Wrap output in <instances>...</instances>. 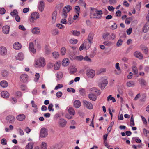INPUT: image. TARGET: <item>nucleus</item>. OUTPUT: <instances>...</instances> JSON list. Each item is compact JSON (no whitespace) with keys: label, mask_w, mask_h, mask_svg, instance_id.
Instances as JSON below:
<instances>
[{"label":"nucleus","mask_w":149,"mask_h":149,"mask_svg":"<svg viewBox=\"0 0 149 149\" xmlns=\"http://www.w3.org/2000/svg\"><path fill=\"white\" fill-rule=\"evenodd\" d=\"M45 65V60L44 58L41 57L38 59L36 60V63L35 64V67L38 68L41 67H44Z\"/></svg>","instance_id":"1"},{"label":"nucleus","mask_w":149,"mask_h":149,"mask_svg":"<svg viewBox=\"0 0 149 149\" xmlns=\"http://www.w3.org/2000/svg\"><path fill=\"white\" fill-rule=\"evenodd\" d=\"M98 86L102 89H104L107 86L108 81L104 77H102L98 81Z\"/></svg>","instance_id":"2"},{"label":"nucleus","mask_w":149,"mask_h":149,"mask_svg":"<svg viewBox=\"0 0 149 149\" xmlns=\"http://www.w3.org/2000/svg\"><path fill=\"white\" fill-rule=\"evenodd\" d=\"M103 14L101 10H96L95 12H91L90 13V16L93 17V18L100 19Z\"/></svg>","instance_id":"3"},{"label":"nucleus","mask_w":149,"mask_h":149,"mask_svg":"<svg viewBox=\"0 0 149 149\" xmlns=\"http://www.w3.org/2000/svg\"><path fill=\"white\" fill-rule=\"evenodd\" d=\"M72 10L71 7L69 5L65 6L63 9L62 13L61 14V16L63 17H67V13L69 12Z\"/></svg>","instance_id":"4"},{"label":"nucleus","mask_w":149,"mask_h":149,"mask_svg":"<svg viewBox=\"0 0 149 149\" xmlns=\"http://www.w3.org/2000/svg\"><path fill=\"white\" fill-rule=\"evenodd\" d=\"M48 130L47 129L45 128H42L40 133V136L42 138L46 137L47 136Z\"/></svg>","instance_id":"5"},{"label":"nucleus","mask_w":149,"mask_h":149,"mask_svg":"<svg viewBox=\"0 0 149 149\" xmlns=\"http://www.w3.org/2000/svg\"><path fill=\"white\" fill-rule=\"evenodd\" d=\"M95 71L92 69L88 68L86 71L87 76L90 78H93L95 75Z\"/></svg>","instance_id":"6"},{"label":"nucleus","mask_w":149,"mask_h":149,"mask_svg":"<svg viewBox=\"0 0 149 149\" xmlns=\"http://www.w3.org/2000/svg\"><path fill=\"white\" fill-rule=\"evenodd\" d=\"M39 14L37 12H33L31 14L29 20L30 22H33L34 20L39 18Z\"/></svg>","instance_id":"7"},{"label":"nucleus","mask_w":149,"mask_h":149,"mask_svg":"<svg viewBox=\"0 0 149 149\" xmlns=\"http://www.w3.org/2000/svg\"><path fill=\"white\" fill-rule=\"evenodd\" d=\"M67 122L63 118H61L60 119L58 122L59 126L61 127H65L67 123Z\"/></svg>","instance_id":"8"},{"label":"nucleus","mask_w":149,"mask_h":149,"mask_svg":"<svg viewBox=\"0 0 149 149\" xmlns=\"http://www.w3.org/2000/svg\"><path fill=\"white\" fill-rule=\"evenodd\" d=\"M28 76L25 74H22L20 76V81L23 83L27 82L28 79Z\"/></svg>","instance_id":"9"},{"label":"nucleus","mask_w":149,"mask_h":149,"mask_svg":"<svg viewBox=\"0 0 149 149\" xmlns=\"http://www.w3.org/2000/svg\"><path fill=\"white\" fill-rule=\"evenodd\" d=\"M6 120L9 123H13L15 120V118L13 116L10 115L6 117Z\"/></svg>","instance_id":"10"},{"label":"nucleus","mask_w":149,"mask_h":149,"mask_svg":"<svg viewBox=\"0 0 149 149\" xmlns=\"http://www.w3.org/2000/svg\"><path fill=\"white\" fill-rule=\"evenodd\" d=\"M84 105L87 108L90 109H92L93 108V106L92 104L86 100L83 101Z\"/></svg>","instance_id":"11"},{"label":"nucleus","mask_w":149,"mask_h":149,"mask_svg":"<svg viewBox=\"0 0 149 149\" xmlns=\"http://www.w3.org/2000/svg\"><path fill=\"white\" fill-rule=\"evenodd\" d=\"M7 53V50L6 47L3 46L0 47V54L2 56L5 55Z\"/></svg>","instance_id":"12"},{"label":"nucleus","mask_w":149,"mask_h":149,"mask_svg":"<svg viewBox=\"0 0 149 149\" xmlns=\"http://www.w3.org/2000/svg\"><path fill=\"white\" fill-rule=\"evenodd\" d=\"M38 6L39 10L42 12L44 8V2L43 1H41L38 3Z\"/></svg>","instance_id":"13"},{"label":"nucleus","mask_w":149,"mask_h":149,"mask_svg":"<svg viewBox=\"0 0 149 149\" xmlns=\"http://www.w3.org/2000/svg\"><path fill=\"white\" fill-rule=\"evenodd\" d=\"M40 31V28L38 27H34L31 29V32L34 34H39Z\"/></svg>","instance_id":"14"},{"label":"nucleus","mask_w":149,"mask_h":149,"mask_svg":"<svg viewBox=\"0 0 149 149\" xmlns=\"http://www.w3.org/2000/svg\"><path fill=\"white\" fill-rule=\"evenodd\" d=\"M134 55L136 58L139 59H141L143 58V56L142 53L138 51H136L134 52Z\"/></svg>","instance_id":"15"},{"label":"nucleus","mask_w":149,"mask_h":149,"mask_svg":"<svg viewBox=\"0 0 149 149\" xmlns=\"http://www.w3.org/2000/svg\"><path fill=\"white\" fill-rule=\"evenodd\" d=\"M25 118V116L24 114H20L17 115L16 117L17 119L19 121H23Z\"/></svg>","instance_id":"16"},{"label":"nucleus","mask_w":149,"mask_h":149,"mask_svg":"<svg viewBox=\"0 0 149 149\" xmlns=\"http://www.w3.org/2000/svg\"><path fill=\"white\" fill-rule=\"evenodd\" d=\"M1 95L2 97L5 98H8L10 95L9 93L6 91L2 92L1 93Z\"/></svg>","instance_id":"17"},{"label":"nucleus","mask_w":149,"mask_h":149,"mask_svg":"<svg viewBox=\"0 0 149 149\" xmlns=\"http://www.w3.org/2000/svg\"><path fill=\"white\" fill-rule=\"evenodd\" d=\"M10 27L8 26H4L3 27V32L5 34H8L9 33Z\"/></svg>","instance_id":"18"},{"label":"nucleus","mask_w":149,"mask_h":149,"mask_svg":"<svg viewBox=\"0 0 149 149\" xmlns=\"http://www.w3.org/2000/svg\"><path fill=\"white\" fill-rule=\"evenodd\" d=\"M13 47L16 50H19L21 49V45L19 43L16 42L13 44Z\"/></svg>","instance_id":"19"},{"label":"nucleus","mask_w":149,"mask_h":149,"mask_svg":"<svg viewBox=\"0 0 149 149\" xmlns=\"http://www.w3.org/2000/svg\"><path fill=\"white\" fill-rule=\"evenodd\" d=\"M24 58L23 54L22 52L19 53L17 56L16 57V59L20 61L23 60Z\"/></svg>","instance_id":"20"},{"label":"nucleus","mask_w":149,"mask_h":149,"mask_svg":"<svg viewBox=\"0 0 149 149\" xmlns=\"http://www.w3.org/2000/svg\"><path fill=\"white\" fill-rule=\"evenodd\" d=\"M29 47L30 50L33 53H35L36 52V50L34 48L33 43L30 42L29 44Z\"/></svg>","instance_id":"21"},{"label":"nucleus","mask_w":149,"mask_h":149,"mask_svg":"<svg viewBox=\"0 0 149 149\" xmlns=\"http://www.w3.org/2000/svg\"><path fill=\"white\" fill-rule=\"evenodd\" d=\"M73 105L75 108H78L81 106V103L79 100H76L74 101Z\"/></svg>","instance_id":"22"},{"label":"nucleus","mask_w":149,"mask_h":149,"mask_svg":"<svg viewBox=\"0 0 149 149\" xmlns=\"http://www.w3.org/2000/svg\"><path fill=\"white\" fill-rule=\"evenodd\" d=\"M88 97L89 99L93 101H95L97 99L96 96L93 93L89 94Z\"/></svg>","instance_id":"23"},{"label":"nucleus","mask_w":149,"mask_h":149,"mask_svg":"<svg viewBox=\"0 0 149 149\" xmlns=\"http://www.w3.org/2000/svg\"><path fill=\"white\" fill-rule=\"evenodd\" d=\"M69 64V61L68 59L66 58L64 59L62 61V65L64 66H66Z\"/></svg>","instance_id":"24"},{"label":"nucleus","mask_w":149,"mask_h":149,"mask_svg":"<svg viewBox=\"0 0 149 149\" xmlns=\"http://www.w3.org/2000/svg\"><path fill=\"white\" fill-rule=\"evenodd\" d=\"M57 12V11L55 10L54 11L52 15V22H55L56 18V16Z\"/></svg>","instance_id":"25"},{"label":"nucleus","mask_w":149,"mask_h":149,"mask_svg":"<svg viewBox=\"0 0 149 149\" xmlns=\"http://www.w3.org/2000/svg\"><path fill=\"white\" fill-rule=\"evenodd\" d=\"M68 112L70 115L74 116L75 114V112L74 109L71 107H69Z\"/></svg>","instance_id":"26"},{"label":"nucleus","mask_w":149,"mask_h":149,"mask_svg":"<svg viewBox=\"0 0 149 149\" xmlns=\"http://www.w3.org/2000/svg\"><path fill=\"white\" fill-rule=\"evenodd\" d=\"M93 38V33H90L88 35V40L90 44L92 43Z\"/></svg>","instance_id":"27"},{"label":"nucleus","mask_w":149,"mask_h":149,"mask_svg":"<svg viewBox=\"0 0 149 149\" xmlns=\"http://www.w3.org/2000/svg\"><path fill=\"white\" fill-rule=\"evenodd\" d=\"M0 85L2 87L5 88L8 86V83L6 81L3 80L1 81Z\"/></svg>","instance_id":"28"},{"label":"nucleus","mask_w":149,"mask_h":149,"mask_svg":"<svg viewBox=\"0 0 149 149\" xmlns=\"http://www.w3.org/2000/svg\"><path fill=\"white\" fill-rule=\"evenodd\" d=\"M126 85L128 87H134L135 85V83L134 81H130L127 83Z\"/></svg>","instance_id":"29"},{"label":"nucleus","mask_w":149,"mask_h":149,"mask_svg":"<svg viewBox=\"0 0 149 149\" xmlns=\"http://www.w3.org/2000/svg\"><path fill=\"white\" fill-rule=\"evenodd\" d=\"M61 147V146H60L58 144H56L52 146L49 149H59Z\"/></svg>","instance_id":"30"},{"label":"nucleus","mask_w":149,"mask_h":149,"mask_svg":"<svg viewBox=\"0 0 149 149\" xmlns=\"http://www.w3.org/2000/svg\"><path fill=\"white\" fill-rule=\"evenodd\" d=\"M149 30V25L146 24L143 28V31L146 33Z\"/></svg>","instance_id":"31"},{"label":"nucleus","mask_w":149,"mask_h":149,"mask_svg":"<svg viewBox=\"0 0 149 149\" xmlns=\"http://www.w3.org/2000/svg\"><path fill=\"white\" fill-rule=\"evenodd\" d=\"M138 81L141 85L145 86L146 85V82L144 79L140 78L139 79Z\"/></svg>","instance_id":"32"},{"label":"nucleus","mask_w":149,"mask_h":149,"mask_svg":"<svg viewBox=\"0 0 149 149\" xmlns=\"http://www.w3.org/2000/svg\"><path fill=\"white\" fill-rule=\"evenodd\" d=\"M47 143L44 142H42L40 145V148L41 149H47Z\"/></svg>","instance_id":"33"},{"label":"nucleus","mask_w":149,"mask_h":149,"mask_svg":"<svg viewBox=\"0 0 149 149\" xmlns=\"http://www.w3.org/2000/svg\"><path fill=\"white\" fill-rule=\"evenodd\" d=\"M33 148V143H29L26 146L25 149H32Z\"/></svg>","instance_id":"34"},{"label":"nucleus","mask_w":149,"mask_h":149,"mask_svg":"<svg viewBox=\"0 0 149 149\" xmlns=\"http://www.w3.org/2000/svg\"><path fill=\"white\" fill-rule=\"evenodd\" d=\"M141 49L145 54H147L148 50L147 47L146 46H142L141 47Z\"/></svg>","instance_id":"35"},{"label":"nucleus","mask_w":149,"mask_h":149,"mask_svg":"<svg viewBox=\"0 0 149 149\" xmlns=\"http://www.w3.org/2000/svg\"><path fill=\"white\" fill-rule=\"evenodd\" d=\"M60 62H56L54 65V68L56 70L59 69L60 67Z\"/></svg>","instance_id":"36"},{"label":"nucleus","mask_w":149,"mask_h":149,"mask_svg":"<svg viewBox=\"0 0 149 149\" xmlns=\"http://www.w3.org/2000/svg\"><path fill=\"white\" fill-rule=\"evenodd\" d=\"M57 80H60L62 79L63 77V73L61 72H59L57 74Z\"/></svg>","instance_id":"37"},{"label":"nucleus","mask_w":149,"mask_h":149,"mask_svg":"<svg viewBox=\"0 0 149 149\" xmlns=\"http://www.w3.org/2000/svg\"><path fill=\"white\" fill-rule=\"evenodd\" d=\"M111 100H112L113 102H115L116 101L115 98L113 97H112L111 95H109L107 97V101H109Z\"/></svg>","instance_id":"38"},{"label":"nucleus","mask_w":149,"mask_h":149,"mask_svg":"<svg viewBox=\"0 0 149 149\" xmlns=\"http://www.w3.org/2000/svg\"><path fill=\"white\" fill-rule=\"evenodd\" d=\"M10 15L13 17H15L18 15V12L16 10H14L13 11L10 13Z\"/></svg>","instance_id":"39"},{"label":"nucleus","mask_w":149,"mask_h":149,"mask_svg":"<svg viewBox=\"0 0 149 149\" xmlns=\"http://www.w3.org/2000/svg\"><path fill=\"white\" fill-rule=\"evenodd\" d=\"M79 92L80 94L83 96L85 95L86 91L83 88H80L79 90Z\"/></svg>","instance_id":"40"},{"label":"nucleus","mask_w":149,"mask_h":149,"mask_svg":"<svg viewBox=\"0 0 149 149\" xmlns=\"http://www.w3.org/2000/svg\"><path fill=\"white\" fill-rule=\"evenodd\" d=\"M123 41L121 39H119L116 43V46L118 47H119L122 45Z\"/></svg>","instance_id":"41"},{"label":"nucleus","mask_w":149,"mask_h":149,"mask_svg":"<svg viewBox=\"0 0 149 149\" xmlns=\"http://www.w3.org/2000/svg\"><path fill=\"white\" fill-rule=\"evenodd\" d=\"M8 75V72L6 70H4L2 73V75L3 77H6Z\"/></svg>","instance_id":"42"},{"label":"nucleus","mask_w":149,"mask_h":149,"mask_svg":"<svg viewBox=\"0 0 149 149\" xmlns=\"http://www.w3.org/2000/svg\"><path fill=\"white\" fill-rule=\"evenodd\" d=\"M61 52L62 55H64L66 52V49L64 47H62L61 49Z\"/></svg>","instance_id":"43"},{"label":"nucleus","mask_w":149,"mask_h":149,"mask_svg":"<svg viewBox=\"0 0 149 149\" xmlns=\"http://www.w3.org/2000/svg\"><path fill=\"white\" fill-rule=\"evenodd\" d=\"M130 124V125L131 127L134 126L135 125L133 115H132L131 117Z\"/></svg>","instance_id":"44"},{"label":"nucleus","mask_w":149,"mask_h":149,"mask_svg":"<svg viewBox=\"0 0 149 149\" xmlns=\"http://www.w3.org/2000/svg\"><path fill=\"white\" fill-rule=\"evenodd\" d=\"M53 56L55 58H58L59 56V53L57 52H54L52 53Z\"/></svg>","instance_id":"45"},{"label":"nucleus","mask_w":149,"mask_h":149,"mask_svg":"<svg viewBox=\"0 0 149 149\" xmlns=\"http://www.w3.org/2000/svg\"><path fill=\"white\" fill-rule=\"evenodd\" d=\"M62 18L61 19V23L64 24H67V22L66 21V17H63L61 16Z\"/></svg>","instance_id":"46"},{"label":"nucleus","mask_w":149,"mask_h":149,"mask_svg":"<svg viewBox=\"0 0 149 149\" xmlns=\"http://www.w3.org/2000/svg\"><path fill=\"white\" fill-rule=\"evenodd\" d=\"M103 44L106 46H110L113 45L112 42L109 41H105L103 42Z\"/></svg>","instance_id":"47"},{"label":"nucleus","mask_w":149,"mask_h":149,"mask_svg":"<svg viewBox=\"0 0 149 149\" xmlns=\"http://www.w3.org/2000/svg\"><path fill=\"white\" fill-rule=\"evenodd\" d=\"M53 104L52 103H50L48 107V109L49 111H54V109L53 108Z\"/></svg>","instance_id":"48"},{"label":"nucleus","mask_w":149,"mask_h":149,"mask_svg":"<svg viewBox=\"0 0 149 149\" xmlns=\"http://www.w3.org/2000/svg\"><path fill=\"white\" fill-rule=\"evenodd\" d=\"M72 34L76 36H78L80 34V32L79 31H72Z\"/></svg>","instance_id":"49"},{"label":"nucleus","mask_w":149,"mask_h":149,"mask_svg":"<svg viewBox=\"0 0 149 149\" xmlns=\"http://www.w3.org/2000/svg\"><path fill=\"white\" fill-rule=\"evenodd\" d=\"M79 3L81 6H84V7H86V4L84 1L83 0H80L79 1Z\"/></svg>","instance_id":"50"},{"label":"nucleus","mask_w":149,"mask_h":149,"mask_svg":"<svg viewBox=\"0 0 149 149\" xmlns=\"http://www.w3.org/2000/svg\"><path fill=\"white\" fill-rule=\"evenodd\" d=\"M110 34V33L108 32H106L103 34L102 35V37L105 40L109 36Z\"/></svg>","instance_id":"51"},{"label":"nucleus","mask_w":149,"mask_h":149,"mask_svg":"<svg viewBox=\"0 0 149 149\" xmlns=\"http://www.w3.org/2000/svg\"><path fill=\"white\" fill-rule=\"evenodd\" d=\"M70 42L71 44H75L78 42V40L77 39H71L70 40Z\"/></svg>","instance_id":"52"},{"label":"nucleus","mask_w":149,"mask_h":149,"mask_svg":"<svg viewBox=\"0 0 149 149\" xmlns=\"http://www.w3.org/2000/svg\"><path fill=\"white\" fill-rule=\"evenodd\" d=\"M77 72V69L75 68H72L70 69V74H73Z\"/></svg>","instance_id":"53"},{"label":"nucleus","mask_w":149,"mask_h":149,"mask_svg":"<svg viewBox=\"0 0 149 149\" xmlns=\"http://www.w3.org/2000/svg\"><path fill=\"white\" fill-rule=\"evenodd\" d=\"M67 91L69 92H72V93H75V90L73 88H68L67 89Z\"/></svg>","instance_id":"54"},{"label":"nucleus","mask_w":149,"mask_h":149,"mask_svg":"<svg viewBox=\"0 0 149 149\" xmlns=\"http://www.w3.org/2000/svg\"><path fill=\"white\" fill-rule=\"evenodd\" d=\"M86 43H87V42L85 41L84 42V43H83L81 45L79 49V50L81 51L84 49V44L85 45H86Z\"/></svg>","instance_id":"55"},{"label":"nucleus","mask_w":149,"mask_h":149,"mask_svg":"<svg viewBox=\"0 0 149 149\" xmlns=\"http://www.w3.org/2000/svg\"><path fill=\"white\" fill-rule=\"evenodd\" d=\"M1 143L2 144L6 145L7 144V141L5 139H2L1 141Z\"/></svg>","instance_id":"56"},{"label":"nucleus","mask_w":149,"mask_h":149,"mask_svg":"<svg viewBox=\"0 0 149 149\" xmlns=\"http://www.w3.org/2000/svg\"><path fill=\"white\" fill-rule=\"evenodd\" d=\"M36 78L34 80V81L36 82L37 81L39 78V74L38 73H37L36 74H35Z\"/></svg>","instance_id":"57"},{"label":"nucleus","mask_w":149,"mask_h":149,"mask_svg":"<svg viewBox=\"0 0 149 149\" xmlns=\"http://www.w3.org/2000/svg\"><path fill=\"white\" fill-rule=\"evenodd\" d=\"M116 38V36L113 33H112L110 36V39L114 40Z\"/></svg>","instance_id":"58"},{"label":"nucleus","mask_w":149,"mask_h":149,"mask_svg":"<svg viewBox=\"0 0 149 149\" xmlns=\"http://www.w3.org/2000/svg\"><path fill=\"white\" fill-rule=\"evenodd\" d=\"M63 87V86L62 84H59L55 87L54 89L55 90H56L58 89L62 88Z\"/></svg>","instance_id":"59"},{"label":"nucleus","mask_w":149,"mask_h":149,"mask_svg":"<svg viewBox=\"0 0 149 149\" xmlns=\"http://www.w3.org/2000/svg\"><path fill=\"white\" fill-rule=\"evenodd\" d=\"M62 95V93L61 91H59L56 93V96L58 98L61 97Z\"/></svg>","instance_id":"60"},{"label":"nucleus","mask_w":149,"mask_h":149,"mask_svg":"<svg viewBox=\"0 0 149 149\" xmlns=\"http://www.w3.org/2000/svg\"><path fill=\"white\" fill-rule=\"evenodd\" d=\"M6 12L5 9L3 8H0V14L3 15Z\"/></svg>","instance_id":"61"},{"label":"nucleus","mask_w":149,"mask_h":149,"mask_svg":"<svg viewBox=\"0 0 149 149\" xmlns=\"http://www.w3.org/2000/svg\"><path fill=\"white\" fill-rule=\"evenodd\" d=\"M141 117L143 123L145 124H146L147 123V122L145 118L141 115Z\"/></svg>","instance_id":"62"},{"label":"nucleus","mask_w":149,"mask_h":149,"mask_svg":"<svg viewBox=\"0 0 149 149\" xmlns=\"http://www.w3.org/2000/svg\"><path fill=\"white\" fill-rule=\"evenodd\" d=\"M92 90L93 91H95L96 93H97L98 95H100V91L97 89L95 88H92Z\"/></svg>","instance_id":"63"},{"label":"nucleus","mask_w":149,"mask_h":149,"mask_svg":"<svg viewBox=\"0 0 149 149\" xmlns=\"http://www.w3.org/2000/svg\"><path fill=\"white\" fill-rule=\"evenodd\" d=\"M22 95V93L20 91H17L15 95L18 97H20Z\"/></svg>","instance_id":"64"}]
</instances>
